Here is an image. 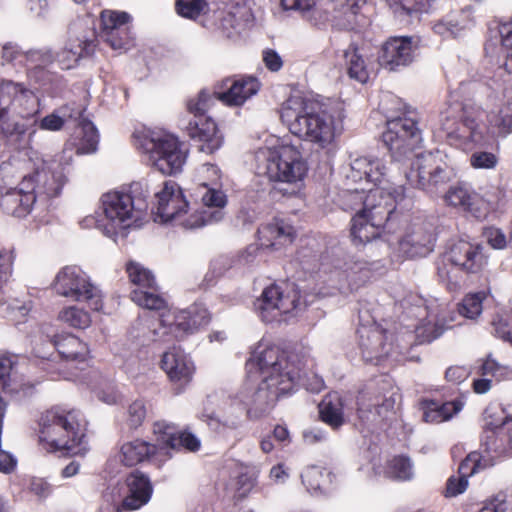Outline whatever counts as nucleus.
<instances>
[{
    "label": "nucleus",
    "mask_w": 512,
    "mask_h": 512,
    "mask_svg": "<svg viewBox=\"0 0 512 512\" xmlns=\"http://www.w3.org/2000/svg\"><path fill=\"white\" fill-rule=\"evenodd\" d=\"M347 207L357 209L351 220V237L356 245L371 242L382 236L388 220L396 209V199L391 192L381 188L364 191H346L343 194Z\"/></svg>",
    "instance_id": "obj_1"
},
{
    "label": "nucleus",
    "mask_w": 512,
    "mask_h": 512,
    "mask_svg": "<svg viewBox=\"0 0 512 512\" xmlns=\"http://www.w3.org/2000/svg\"><path fill=\"white\" fill-rule=\"evenodd\" d=\"M74 410L65 412L59 408L46 411L40 419V439L54 451L68 455H83L87 451L85 433Z\"/></svg>",
    "instance_id": "obj_2"
},
{
    "label": "nucleus",
    "mask_w": 512,
    "mask_h": 512,
    "mask_svg": "<svg viewBox=\"0 0 512 512\" xmlns=\"http://www.w3.org/2000/svg\"><path fill=\"white\" fill-rule=\"evenodd\" d=\"M74 410L65 412L59 408L46 411L40 419V439L54 451L68 455H83L87 451L85 433Z\"/></svg>",
    "instance_id": "obj_3"
},
{
    "label": "nucleus",
    "mask_w": 512,
    "mask_h": 512,
    "mask_svg": "<svg viewBox=\"0 0 512 512\" xmlns=\"http://www.w3.org/2000/svg\"><path fill=\"white\" fill-rule=\"evenodd\" d=\"M289 131L300 139L325 147L334 136L333 119L328 114L309 110L301 97H291L284 102L280 114Z\"/></svg>",
    "instance_id": "obj_4"
},
{
    "label": "nucleus",
    "mask_w": 512,
    "mask_h": 512,
    "mask_svg": "<svg viewBox=\"0 0 512 512\" xmlns=\"http://www.w3.org/2000/svg\"><path fill=\"white\" fill-rule=\"evenodd\" d=\"M254 363L264 377L276 376L281 384L279 389L283 391L293 390L303 367L297 354L262 344L256 348L248 365Z\"/></svg>",
    "instance_id": "obj_5"
},
{
    "label": "nucleus",
    "mask_w": 512,
    "mask_h": 512,
    "mask_svg": "<svg viewBox=\"0 0 512 512\" xmlns=\"http://www.w3.org/2000/svg\"><path fill=\"white\" fill-rule=\"evenodd\" d=\"M455 174L439 150L416 154L409 171L405 172L407 183L429 193H436L449 183Z\"/></svg>",
    "instance_id": "obj_6"
},
{
    "label": "nucleus",
    "mask_w": 512,
    "mask_h": 512,
    "mask_svg": "<svg viewBox=\"0 0 512 512\" xmlns=\"http://www.w3.org/2000/svg\"><path fill=\"white\" fill-rule=\"evenodd\" d=\"M56 293L74 301H85L94 311L102 308L100 290L76 266H66L58 272L53 283Z\"/></svg>",
    "instance_id": "obj_7"
},
{
    "label": "nucleus",
    "mask_w": 512,
    "mask_h": 512,
    "mask_svg": "<svg viewBox=\"0 0 512 512\" xmlns=\"http://www.w3.org/2000/svg\"><path fill=\"white\" fill-rule=\"evenodd\" d=\"M382 141L395 161L409 159L414 149L422 141L421 130L417 122L410 117H397L387 122V130Z\"/></svg>",
    "instance_id": "obj_8"
},
{
    "label": "nucleus",
    "mask_w": 512,
    "mask_h": 512,
    "mask_svg": "<svg viewBox=\"0 0 512 512\" xmlns=\"http://www.w3.org/2000/svg\"><path fill=\"white\" fill-rule=\"evenodd\" d=\"M307 172V165L302 154L294 146H281L269 151L266 158L265 174L271 181L296 183Z\"/></svg>",
    "instance_id": "obj_9"
},
{
    "label": "nucleus",
    "mask_w": 512,
    "mask_h": 512,
    "mask_svg": "<svg viewBox=\"0 0 512 512\" xmlns=\"http://www.w3.org/2000/svg\"><path fill=\"white\" fill-rule=\"evenodd\" d=\"M146 149L152 166L162 174L175 175L182 171L187 153L174 136L152 138L146 143Z\"/></svg>",
    "instance_id": "obj_10"
},
{
    "label": "nucleus",
    "mask_w": 512,
    "mask_h": 512,
    "mask_svg": "<svg viewBox=\"0 0 512 512\" xmlns=\"http://www.w3.org/2000/svg\"><path fill=\"white\" fill-rule=\"evenodd\" d=\"M302 301L299 293L292 289V294L284 293L281 286L272 284L265 288L254 306L265 322L278 320L282 314L302 310Z\"/></svg>",
    "instance_id": "obj_11"
},
{
    "label": "nucleus",
    "mask_w": 512,
    "mask_h": 512,
    "mask_svg": "<svg viewBox=\"0 0 512 512\" xmlns=\"http://www.w3.org/2000/svg\"><path fill=\"white\" fill-rule=\"evenodd\" d=\"M417 48L418 41L414 37H391L382 45L378 62L388 71H399L414 61Z\"/></svg>",
    "instance_id": "obj_12"
},
{
    "label": "nucleus",
    "mask_w": 512,
    "mask_h": 512,
    "mask_svg": "<svg viewBox=\"0 0 512 512\" xmlns=\"http://www.w3.org/2000/svg\"><path fill=\"white\" fill-rule=\"evenodd\" d=\"M102 206L107 218L124 223L128 219H141L148 205L144 198L116 191L102 196Z\"/></svg>",
    "instance_id": "obj_13"
},
{
    "label": "nucleus",
    "mask_w": 512,
    "mask_h": 512,
    "mask_svg": "<svg viewBox=\"0 0 512 512\" xmlns=\"http://www.w3.org/2000/svg\"><path fill=\"white\" fill-rule=\"evenodd\" d=\"M131 282L140 288L131 292V299L137 305L149 310H161L165 307V300L153 291L143 290L154 289V275L141 264L130 261L126 267Z\"/></svg>",
    "instance_id": "obj_14"
},
{
    "label": "nucleus",
    "mask_w": 512,
    "mask_h": 512,
    "mask_svg": "<svg viewBox=\"0 0 512 512\" xmlns=\"http://www.w3.org/2000/svg\"><path fill=\"white\" fill-rule=\"evenodd\" d=\"M153 432L157 436V445L162 454L171 457L169 450L197 452L201 447L200 440L189 431H178L176 426L165 420L154 423Z\"/></svg>",
    "instance_id": "obj_15"
},
{
    "label": "nucleus",
    "mask_w": 512,
    "mask_h": 512,
    "mask_svg": "<svg viewBox=\"0 0 512 512\" xmlns=\"http://www.w3.org/2000/svg\"><path fill=\"white\" fill-rule=\"evenodd\" d=\"M2 391L15 400H22L34 393V385L25 381V363L19 362V356L2 353Z\"/></svg>",
    "instance_id": "obj_16"
},
{
    "label": "nucleus",
    "mask_w": 512,
    "mask_h": 512,
    "mask_svg": "<svg viewBox=\"0 0 512 512\" xmlns=\"http://www.w3.org/2000/svg\"><path fill=\"white\" fill-rule=\"evenodd\" d=\"M126 12L103 11L101 13V37L114 50H126L131 45V36Z\"/></svg>",
    "instance_id": "obj_17"
},
{
    "label": "nucleus",
    "mask_w": 512,
    "mask_h": 512,
    "mask_svg": "<svg viewBox=\"0 0 512 512\" xmlns=\"http://www.w3.org/2000/svg\"><path fill=\"white\" fill-rule=\"evenodd\" d=\"M435 242L434 226L431 223H417L399 241V249L409 258L425 257L434 250Z\"/></svg>",
    "instance_id": "obj_18"
},
{
    "label": "nucleus",
    "mask_w": 512,
    "mask_h": 512,
    "mask_svg": "<svg viewBox=\"0 0 512 512\" xmlns=\"http://www.w3.org/2000/svg\"><path fill=\"white\" fill-rule=\"evenodd\" d=\"M474 9L471 6L453 10L433 25L435 34L444 38H460L475 26Z\"/></svg>",
    "instance_id": "obj_19"
},
{
    "label": "nucleus",
    "mask_w": 512,
    "mask_h": 512,
    "mask_svg": "<svg viewBox=\"0 0 512 512\" xmlns=\"http://www.w3.org/2000/svg\"><path fill=\"white\" fill-rule=\"evenodd\" d=\"M157 216L163 222L173 221L182 213L187 212L188 202L184 198L181 188L172 181H167L163 189L156 193Z\"/></svg>",
    "instance_id": "obj_20"
},
{
    "label": "nucleus",
    "mask_w": 512,
    "mask_h": 512,
    "mask_svg": "<svg viewBox=\"0 0 512 512\" xmlns=\"http://www.w3.org/2000/svg\"><path fill=\"white\" fill-rule=\"evenodd\" d=\"M127 495L122 500V505L113 507V512L122 510H136L145 505L151 498L152 485L145 474L135 470L126 478Z\"/></svg>",
    "instance_id": "obj_21"
},
{
    "label": "nucleus",
    "mask_w": 512,
    "mask_h": 512,
    "mask_svg": "<svg viewBox=\"0 0 512 512\" xmlns=\"http://www.w3.org/2000/svg\"><path fill=\"white\" fill-rule=\"evenodd\" d=\"M482 247L466 240L453 243L444 259L467 273H476L482 265Z\"/></svg>",
    "instance_id": "obj_22"
},
{
    "label": "nucleus",
    "mask_w": 512,
    "mask_h": 512,
    "mask_svg": "<svg viewBox=\"0 0 512 512\" xmlns=\"http://www.w3.org/2000/svg\"><path fill=\"white\" fill-rule=\"evenodd\" d=\"M280 386L281 384L277 381L276 376L263 377L262 382L252 395L247 411L249 417L258 418L268 413L281 394L290 392L280 390Z\"/></svg>",
    "instance_id": "obj_23"
},
{
    "label": "nucleus",
    "mask_w": 512,
    "mask_h": 512,
    "mask_svg": "<svg viewBox=\"0 0 512 512\" xmlns=\"http://www.w3.org/2000/svg\"><path fill=\"white\" fill-rule=\"evenodd\" d=\"M161 367L171 381L181 384L188 383L194 371L192 362L180 347H172L163 354Z\"/></svg>",
    "instance_id": "obj_24"
},
{
    "label": "nucleus",
    "mask_w": 512,
    "mask_h": 512,
    "mask_svg": "<svg viewBox=\"0 0 512 512\" xmlns=\"http://www.w3.org/2000/svg\"><path fill=\"white\" fill-rule=\"evenodd\" d=\"M187 133L191 139L203 142L200 150L205 153L215 152L223 143V136L219 132L215 121L211 118L190 122Z\"/></svg>",
    "instance_id": "obj_25"
},
{
    "label": "nucleus",
    "mask_w": 512,
    "mask_h": 512,
    "mask_svg": "<svg viewBox=\"0 0 512 512\" xmlns=\"http://www.w3.org/2000/svg\"><path fill=\"white\" fill-rule=\"evenodd\" d=\"M98 145V134L94 124L83 119L79 123L76 137L73 140L68 141L62 151V158L67 161L72 158V151L75 149L76 154H89L96 151Z\"/></svg>",
    "instance_id": "obj_26"
},
{
    "label": "nucleus",
    "mask_w": 512,
    "mask_h": 512,
    "mask_svg": "<svg viewBox=\"0 0 512 512\" xmlns=\"http://www.w3.org/2000/svg\"><path fill=\"white\" fill-rule=\"evenodd\" d=\"M260 88V83L255 77H243L234 80L227 91L215 93L217 99L230 106H240L248 98L255 95Z\"/></svg>",
    "instance_id": "obj_27"
},
{
    "label": "nucleus",
    "mask_w": 512,
    "mask_h": 512,
    "mask_svg": "<svg viewBox=\"0 0 512 512\" xmlns=\"http://www.w3.org/2000/svg\"><path fill=\"white\" fill-rule=\"evenodd\" d=\"M209 320L210 317L207 309L192 307L187 311H181L175 317V321L170 324V330L175 333L176 337H183L208 324Z\"/></svg>",
    "instance_id": "obj_28"
},
{
    "label": "nucleus",
    "mask_w": 512,
    "mask_h": 512,
    "mask_svg": "<svg viewBox=\"0 0 512 512\" xmlns=\"http://www.w3.org/2000/svg\"><path fill=\"white\" fill-rule=\"evenodd\" d=\"M446 201L452 206L463 208L476 218L485 216V211L482 209L484 203L480 196L465 187H451L446 193Z\"/></svg>",
    "instance_id": "obj_29"
},
{
    "label": "nucleus",
    "mask_w": 512,
    "mask_h": 512,
    "mask_svg": "<svg viewBox=\"0 0 512 512\" xmlns=\"http://www.w3.org/2000/svg\"><path fill=\"white\" fill-rule=\"evenodd\" d=\"M321 420L333 429H339L344 423L343 402L337 393L325 396L319 403Z\"/></svg>",
    "instance_id": "obj_30"
},
{
    "label": "nucleus",
    "mask_w": 512,
    "mask_h": 512,
    "mask_svg": "<svg viewBox=\"0 0 512 512\" xmlns=\"http://www.w3.org/2000/svg\"><path fill=\"white\" fill-rule=\"evenodd\" d=\"M155 441H157V439ZM121 453L123 456V463L126 466H134L154 453L162 454V451L159 450L157 442H155V444H150L143 440L136 439L125 443L121 447Z\"/></svg>",
    "instance_id": "obj_31"
},
{
    "label": "nucleus",
    "mask_w": 512,
    "mask_h": 512,
    "mask_svg": "<svg viewBox=\"0 0 512 512\" xmlns=\"http://www.w3.org/2000/svg\"><path fill=\"white\" fill-rule=\"evenodd\" d=\"M35 201V195H21V193L13 190L7 192L5 195H2V208L6 213L15 217H24L30 212Z\"/></svg>",
    "instance_id": "obj_32"
},
{
    "label": "nucleus",
    "mask_w": 512,
    "mask_h": 512,
    "mask_svg": "<svg viewBox=\"0 0 512 512\" xmlns=\"http://www.w3.org/2000/svg\"><path fill=\"white\" fill-rule=\"evenodd\" d=\"M55 348L59 355L71 361H84L86 345L76 336L66 335L55 341Z\"/></svg>",
    "instance_id": "obj_33"
},
{
    "label": "nucleus",
    "mask_w": 512,
    "mask_h": 512,
    "mask_svg": "<svg viewBox=\"0 0 512 512\" xmlns=\"http://www.w3.org/2000/svg\"><path fill=\"white\" fill-rule=\"evenodd\" d=\"M344 58L350 78L360 83H365L369 75L363 56L359 53L358 48L354 45H350L349 48L344 51Z\"/></svg>",
    "instance_id": "obj_34"
},
{
    "label": "nucleus",
    "mask_w": 512,
    "mask_h": 512,
    "mask_svg": "<svg viewBox=\"0 0 512 512\" xmlns=\"http://www.w3.org/2000/svg\"><path fill=\"white\" fill-rule=\"evenodd\" d=\"M224 217L223 210L215 209L214 207L204 206L200 211H196L190 215L183 225L186 228L194 229L202 226L213 224L221 221Z\"/></svg>",
    "instance_id": "obj_35"
},
{
    "label": "nucleus",
    "mask_w": 512,
    "mask_h": 512,
    "mask_svg": "<svg viewBox=\"0 0 512 512\" xmlns=\"http://www.w3.org/2000/svg\"><path fill=\"white\" fill-rule=\"evenodd\" d=\"M331 473L326 472L324 469L316 466L308 467L302 474V482L308 489L315 492H322L327 483L331 482Z\"/></svg>",
    "instance_id": "obj_36"
},
{
    "label": "nucleus",
    "mask_w": 512,
    "mask_h": 512,
    "mask_svg": "<svg viewBox=\"0 0 512 512\" xmlns=\"http://www.w3.org/2000/svg\"><path fill=\"white\" fill-rule=\"evenodd\" d=\"M433 0H385L395 14H413L427 12Z\"/></svg>",
    "instance_id": "obj_37"
},
{
    "label": "nucleus",
    "mask_w": 512,
    "mask_h": 512,
    "mask_svg": "<svg viewBox=\"0 0 512 512\" xmlns=\"http://www.w3.org/2000/svg\"><path fill=\"white\" fill-rule=\"evenodd\" d=\"M459 267L451 265L447 260L443 259L437 263V276L444 283L448 290L455 291L461 286V277L459 276Z\"/></svg>",
    "instance_id": "obj_38"
},
{
    "label": "nucleus",
    "mask_w": 512,
    "mask_h": 512,
    "mask_svg": "<svg viewBox=\"0 0 512 512\" xmlns=\"http://www.w3.org/2000/svg\"><path fill=\"white\" fill-rule=\"evenodd\" d=\"M37 177V198L45 196L47 198L56 197L60 194L62 184L54 176H50L46 171H36Z\"/></svg>",
    "instance_id": "obj_39"
},
{
    "label": "nucleus",
    "mask_w": 512,
    "mask_h": 512,
    "mask_svg": "<svg viewBox=\"0 0 512 512\" xmlns=\"http://www.w3.org/2000/svg\"><path fill=\"white\" fill-rule=\"evenodd\" d=\"M483 300L484 294L481 292L466 295L458 305L459 314L468 319H475L482 312Z\"/></svg>",
    "instance_id": "obj_40"
},
{
    "label": "nucleus",
    "mask_w": 512,
    "mask_h": 512,
    "mask_svg": "<svg viewBox=\"0 0 512 512\" xmlns=\"http://www.w3.org/2000/svg\"><path fill=\"white\" fill-rule=\"evenodd\" d=\"M388 475L396 480H409L412 477V464L404 456L394 457L388 466Z\"/></svg>",
    "instance_id": "obj_41"
},
{
    "label": "nucleus",
    "mask_w": 512,
    "mask_h": 512,
    "mask_svg": "<svg viewBox=\"0 0 512 512\" xmlns=\"http://www.w3.org/2000/svg\"><path fill=\"white\" fill-rule=\"evenodd\" d=\"M345 277L348 285L347 288L352 290L358 289L364 284L369 276V270L364 268L362 264L355 263L353 266L347 267L340 273Z\"/></svg>",
    "instance_id": "obj_42"
},
{
    "label": "nucleus",
    "mask_w": 512,
    "mask_h": 512,
    "mask_svg": "<svg viewBox=\"0 0 512 512\" xmlns=\"http://www.w3.org/2000/svg\"><path fill=\"white\" fill-rule=\"evenodd\" d=\"M60 319L74 328L84 329L90 325V315L77 307H69L60 313Z\"/></svg>",
    "instance_id": "obj_43"
},
{
    "label": "nucleus",
    "mask_w": 512,
    "mask_h": 512,
    "mask_svg": "<svg viewBox=\"0 0 512 512\" xmlns=\"http://www.w3.org/2000/svg\"><path fill=\"white\" fill-rule=\"evenodd\" d=\"M26 127L23 123L15 122L13 124H6L2 126V137L6 138L7 144L11 145L14 149H19L25 138Z\"/></svg>",
    "instance_id": "obj_44"
},
{
    "label": "nucleus",
    "mask_w": 512,
    "mask_h": 512,
    "mask_svg": "<svg viewBox=\"0 0 512 512\" xmlns=\"http://www.w3.org/2000/svg\"><path fill=\"white\" fill-rule=\"evenodd\" d=\"M208 7L206 0H177L176 11L186 18H196Z\"/></svg>",
    "instance_id": "obj_45"
},
{
    "label": "nucleus",
    "mask_w": 512,
    "mask_h": 512,
    "mask_svg": "<svg viewBox=\"0 0 512 512\" xmlns=\"http://www.w3.org/2000/svg\"><path fill=\"white\" fill-rule=\"evenodd\" d=\"M267 231L275 240V242L271 244L272 246H275L277 243H291L295 236L292 226L283 222L269 225Z\"/></svg>",
    "instance_id": "obj_46"
},
{
    "label": "nucleus",
    "mask_w": 512,
    "mask_h": 512,
    "mask_svg": "<svg viewBox=\"0 0 512 512\" xmlns=\"http://www.w3.org/2000/svg\"><path fill=\"white\" fill-rule=\"evenodd\" d=\"M358 417L362 424L369 430L373 431L375 428L380 427V418L376 413L373 405H365L360 403L358 407Z\"/></svg>",
    "instance_id": "obj_47"
},
{
    "label": "nucleus",
    "mask_w": 512,
    "mask_h": 512,
    "mask_svg": "<svg viewBox=\"0 0 512 512\" xmlns=\"http://www.w3.org/2000/svg\"><path fill=\"white\" fill-rule=\"evenodd\" d=\"M498 163V157L491 152L475 151L470 156V164L475 169H494Z\"/></svg>",
    "instance_id": "obj_48"
},
{
    "label": "nucleus",
    "mask_w": 512,
    "mask_h": 512,
    "mask_svg": "<svg viewBox=\"0 0 512 512\" xmlns=\"http://www.w3.org/2000/svg\"><path fill=\"white\" fill-rule=\"evenodd\" d=\"M29 94H31V92L24 88L22 85L12 81L5 82L2 80V98L7 96L11 103L16 101L21 102V100L27 97Z\"/></svg>",
    "instance_id": "obj_49"
},
{
    "label": "nucleus",
    "mask_w": 512,
    "mask_h": 512,
    "mask_svg": "<svg viewBox=\"0 0 512 512\" xmlns=\"http://www.w3.org/2000/svg\"><path fill=\"white\" fill-rule=\"evenodd\" d=\"M460 125L461 127H458L456 130L448 131V134L456 133L459 138L464 140L477 141V124L474 119L465 117Z\"/></svg>",
    "instance_id": "obj_50"
},
{
    "label": "nucleus",
    "mask_w": 512,
    "mask_h": 512,
    "mask_svg": "<svg viewBox=\"0 0 512 512\" xmlns=\"http://www.w3.org/2000/svg\"><path fill=\"white\" fill-rule=\"evenodd\" d=\"M211 101H213L212 96L202 90L196 99H190L188 101L187 109L195 116H202L207 111Z\"/></svg>",
    "instance_id": "obj_51"
},
{
    "label": "nucleus",
    "mask_w": 512,
    "mask_h": 512,
    "mask_svg": "<svg viewBox=\"0 0 512 512\" xmlns=\"http://www.w3.org/2000/svg\"><path fill=\"white\" fill-rule=\"evenodd\" d=\"M146 417V407L143 401L136 400L128 408V423L131 428L139 427Z\"/></svg>",
    "instance_id": "obj_52"
},
{
    "label": "nucleus",
    "mask_w": 512,
    "mask_h": 512,
    "mask_svg": "<svg viewBox=\"0 0 512 512\" xmlns=\"http://www.w3.org/2000/svg\"><path fill=\"white\" fill-rule=\"evenodd\" d=\"M202 202L204 206L222 210L227 203V198L225 193L221 190L207 189L202 195Z\"/></svg>",
    "instance_id": "obj_53"
},
{
    "label": "nucleus",
    "mask_w": 512,
    "mask_h": 512,
    "mask_svg": "<svg viewBox=\"0 0 512 512\" xmlns=\"http://www.w3.org/2000/svg\"><path fill=\"white\" fill-rule=\"evenodd\" d=\"M479 459L480 453L476 451L469 453L459 466L458 472L460 477H465L467 479L468 476L478 472Z\"/></svg>",
    "instance_id": "obj_54"
},
{
    "label": "nucleus",
    "mask_w": 512,
    "mask_h": 512,
    "mask_svg": "<svg viewBox=\"0 0 512 512\" xmlns=\"http://www.w3.org/2000/svg\"><path fill=\"white\" fill-rule=\"evenodd\" d=\"M284 10H292L300 13L303 17L315 6L317 0H280Z\"/></svg>",
    "instance_id": "obj_55"
},
{
    "label": "nucleus",
    "mask_w": 512,
    "mask_h": 512,
    "mask_svg": "<svg viewBox=\"0 0 512 512\" xmlns=\"http://www.w3.org/2000/svg\"><path fill=\"white\" fill-rule=\"evenodd\" d=\"M371 160L366 157H358L355 158L350 166H351V175L350 177L354 180L356 179H366V172H368L369 167H371Z\"/></svg>",
    "instance_id": "obj_56"
},
{
    "label": "nucleus",
    "mask_w": 512,
    "mask_h": 512,
    "mask_svg": "<svg viewBox=\"0 0 512 512\" xmlns=\"http://www.w3.org/2000/svg\"><path fill=\"white\" fill-rule=\"evenodd\" d=\"M484 236L491 247L495 249H502L506 246V238L504 233L494 227H490L484 231Z\"/></svg>",
    "instance_id": "obj_57"
},
{
    "label": "nucleus",
    "mask_w": 512,
    "mask_h": 512,
    "mask_svg": "<svg viewBox=\"0 0 512 512\" xmlns=\"http://www.w3.org/2000/svg\"><path fill=\"white\" fill-rule=\"evenodd\" d=\"M468 486V480L465 477H451L446 485V497H454L463 493Z\"/></svg>",
    "instance_id": "obj_58"
},
{
    "label": "nucleus",
    "mask_w": 512,
    "mask_h": 512,
    "mask_svg": "<svg viewBox=\"0 0 512 512\" xmlns=\"http://www.w3.org/2000/svg\"><path fill=\"white\" fill-rule=\"evenodd\" d=\"M370 164L371 167H369L368 172H366V180L373 183L380 182L386 175V166L378 159L371 160Z\"/></svg>",
    "instance_id": "obj_59"
},
{
    "label": "nucleus",
    "mask_w": 512,
    "mask_h": 512,
    "mask_svg": "<svg viewBox=\"0 0 512 512\" xmlns=\"http://www.w3.org/2000/svg\"><path fill=\"white\" fill-rule=\"evenodd\" d=\"M30 491L39 498H46L50 495L51 485L43 478L34 477L30 482Z\"/></svg>",
    "instance_id": "obj_60"
},
{
    "label": "nucleus",
    "mask_w": 512,
    "mask_h": 512,
    "mask_svg": "<svg viewBox=\"0 0 512 512\" xmlns=\"http://www.w3.org/2000/svg\"><path fill=\"white\" fill-rule=\"evenodd\" d=\"M423 419L424 421L430 423H440L445 421V416H443L441 412L439 403H437L436 401H431L427 405L426 410L423 413Z\"/></svg>",
    "instance_id": "obj_61"
},
{
    "label": "nucleus",
    "mask_w": 512,
    "mask_h": 512,
    "mask_svg": "<svg viewBox=\"0 0 512 512\" xmlns=\"http://www.w3.org/2000/svg\"><path fill=\"white\" fill-rule=\"evenodd\" d=\"M16 192L24 194H33L37 197V177L35 173L24 176L21 183L19 184V188L15 189Z\"/></svg>",
    "instance_id": "obj_62"
},
{
    "label": "nucleus",
    "mask_w": 512,
    "mask_h": 512,
    "mask_svg": "<svg viewBox=\"0 0 512 512\" xmlns=\"http://www.w3.org/2000/svg\"><path fill=\"white\" fill-rule=\"evenodd\" d=\"M304 18H306L313 25L317 26L328 21L329 14L325 10L318 7L316 2L315 6L305 14Z\"/></svg>",
    "instance_id": "obj_63"
},
{
    "label": "nucleus",
    "mask_w": 512,
    "mask_h": 512,
    "mask_svg": "<svg viewBox=\"0 0 512 512\" xmlns=\"http://www.w3.org/2000/svg\"><path fill=\"white\" fill-rule=\"evenodd\" d=\"M263 61L266 67L274 72L280 70L283 65L281 57L272 49H267L263 52Z\"/></svg>",
    "instance_id": "obj_64"
}]
</instances>
